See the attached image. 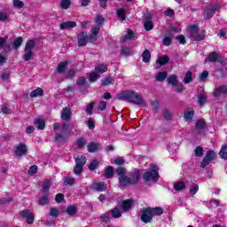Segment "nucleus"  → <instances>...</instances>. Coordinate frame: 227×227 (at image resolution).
<instances>
[{
	"label": "nucleus",
	"instance_id": "f257e3e1",
	"mask_svg": "<svg viewBox=\"0 0 227 227\" xmlns=\"http://www.w3.org/2000/svg\"><path fill=\"white\" fill-rule=\"evenodd\" d=\"M117 100H123L124 102H129L141 107H147L148 103L145 100L140 93L134 90H126L117 94Z\"/></svg>",
	"mask_w": 227,
	"mask_h": 227
},
{
	"label": "nucleus",
	"instance_id": "f03ea898",
	"mask_svg": "<svg viewBox=\"0 0 227 227\" xmlns=\"http://www.w3.org/2000/svg\"><path fill=\"white\" fill-rule=\"evenodd\" d=\"M164 214V209L162 207H145L142 209V215H141V221L142 223H145V224H148V223H152V220L153 217L157 215H162Z\"/></svg>",
	"mask_w": 227,
	"mask_h": 227
},
{
	"label": "nucleus",
	"instance_id": "7ed1b4c3",
	"mask_svg": "<svg viewBox=\"0 0 227 227\" xmlns=\"http://www.w3.org/2000/svg\"><path fill=\"white\" fill-rule=\"evenodd\" d=\"M116 174L119 176V187H129V185H132L129 176H127V170L123 167H119L116 169Z\"/></svg>",
	"mask_w": 227,
	"mask_h": 227
},
{
	"label": "nucleus",
	"instance_id": "20e7f679",
	"mask_svg": "<svg viewBox=\"0 0 227 227\" xmlns=\"http://www.w3.org/2000/svg\"><path fill=\"white\" fill-rule=\"evenodd\" d=\"M190 38L194 42H200L205 39V30L200 31V28L196 25L190 26Z\"/></svg>",
	"mask_w": 227,
	"mask_h": 227
},
{
	"label": "nucleus",
	"instance_id": "39448f33",
	"mask_svg": "<svg viewBox=\"0 0 227 227\" xmlns=\"http://www.w3.org/2000/svg\"><path fill=\"white\" fill-rule=\"evenodd\" d=\"M158 170H159V168L157 167V165H153L152 171H147L144 173V175L142 176L144 182H145V184H148V182L150 181L157 182V180H159Z\"/></svg>",
	"mask_w": 227,
	"mask_h": 227
},
{
	"label": "nucleus",
	"instance_id": "423d86ee",
	"mask_svg": "<svg viewBox=\"0 0 227 227\" xmlns=\"http://www.w3.org/2000/svg\"><path fill=\"white\" fill-rule=\"evenodd\" d=\"M36 43L34 40H28L25 45V54L23 55L24 61H31L33 59V56H35V52H33V49H35Z\"/></svg>",
	"mask_w": 227,
	"mask_h": 227
},
{
	"label": "nucleus",
	"instance_id": "0eeeda50",
	"mask_svg": "<svg viewBox=\"0 0 227 227\" xmlns=\"http://www.w3.org/2000/svg\"><path fill=\"white\" fill-rule=\"evenodd\" d=\"M95 22L98 25L93 27L90 30V32H91L90 40H97V36H98V33H100V27H101L102 24H104V17L100 14H98L96 16Z\"/></svg>",
	"mask_w": 227,
	"mask_h": 227
},
{
	"label": "nucleus",
	"instance_id": "6e6552de",
	"mask_svg": "<svg viewBox=\"0 0 227 227\" xmlns=\"http://www.w3.org/2000/svg\"><path fill=\"white\" fill-rule=\"evenodd\" d=\"M78 46L84 47L89 42H97V40H91V35L88 36V32H81L77 37Z\"/></svg>",
	"mask_w": 227,
	"mask_h": 227
},
{
	"label": "nucleus",
	"instance_id": "1a4fd4ad",
	"mask_svg": "<svg viewBox=\"0 0 227 227\" xmlns=\"http://www.w3.org/2000/svg\"><path fill=\"white\" fill-rule=\"evenodd\" d=\"M216 157H217V154L215 153V152L207 151L206 153V156L204 157V159L202 160V161L200 163V168H207V166H208V164H210V162H212V160L216 159Z\"/></svg>",
	"mask_w": 227,
	"mask_h": 227
},
{
	"label": "nucleus",
	"instance_id": "9d476101",
	"mask_svg": "<svg viewBox=\"0 0 227 227\" xmlns=\"http://www.w3.org/2000/svg\"><path fill=\"white\" fill-rule=\"evenodd\" d=\"M216 157H217V154L215 153V152L207 151L206 153V156L204 157V159L202 160V161L200 163V168H207V166H208V164H210V162H212V160L216 159Z\"/></svg>",
	"mask_w": 227,
	"mask_h": 227
},
{
	"label": "nucleus",
	"instance_id": "9b49d317",
	"mask_svg": "<svg viewBox=\"0 0 227 227\" xmlns=\"http://www.w3.org/2000/svg\"><path fill=\"white\" fill-rule=\"evenodd\" d=\"M129 178L131 185L139 184V180H141V171L138 169L131 171L129 174Z\"/></svg>",
	"mask_w": 227,
	"mask_h": 227
},
{
	"label": "nucleus",
	"instance_id": "f8f14e48",
	"mask_svg": "<svg viewBox=\"0 0 227 227\" xmlns=\"http://www.w3.org/2000/svg\"><path fill=\"white\" fill-rule=\"evenodd\" d=\"M20 215L24 219H27V224H33V223H35V215L31 213V210L29 209L21 210Z\"/></svg>",
	"mask_w": 227,
	"mask_h": 227
},
{
	"label": "nucleus",
	"instance_id": "ddd939ff",
	"mask_svg": "<svg viewBox=\"0 0 227 227\" xmlns=\"http://www.w3.org/2000/svg\"><path fill=\"white\" fill-rule=\"evenodd\" d=\"M15 155L17 157H22L27 153V146L24 143L19 144L14 150Z\"/></svg>",
	"mask_w": 227,
	"mask_h": 227
},
{
	"label": "nucleus",
	"instance_id": "4468645a",
	"mask_svg": "<svg viewBox=\"0 0 227 227\" xmlns=\"http://www.w3.org/2000/svg\"><path fill=\"white\" fill-rule=\"evenodd\" d=\"M214 97L216 98H219V97H226L227 95V86L226 85H221L215 89V91L213 93Z\"/></svg>",
	"mask_w": 227,
	"mask_h": 227
},
{
	"label": "nucleus",
	"instance_id": "2eb2a0df",
	"mask_svg": "<svg viewBox=\"0 0 227 227\" xmlns=\"http://www.w3.org/2000/svg\"><path fill=\"white\" fill-rule=\"evenodd\" d=\"M68 139V134L66 133H57L54 137V141L57 145H65Z\"/></svg>",
	"mask_w": 227,
	"mask_h": 227
},
{
	"label": "nucleus",
	"instance_id": "dca6fc26",
	"mask_svg": "<svg viewBox=\"0 0 227 227\" xmlns=\"http://www.w3.org/2000/svg\"><path fill=\"white\" fill-rule=\"evenodd\" d=\"M6 40H8V36L0 37V49H3L5 54H8V52H12V47L6 43Z\"/></svg>",
	"mask_w": 227,
	"mask_h": 227
},
{
	"label": "nucleus",
	"instance_id": "f3484780",
	"mask_svg": "<svg viewBox=\"0 0 227 227\" xmlns=\"http://www.w3.org/2000/svg\"><path fill=\"white\" fill-rule=\"evenodd\" d=\"M91 189L93 191H97L98 192H104V191H106L107 189V184H106L104 182L93 183Z\"/></svg>",
	"mask_w": 227,
	"mask_h": 227
},
{
	"label": "nucleus",
	"instance_id": "a211bd4d",
	"mask_svg": "<svg viewBox=\"0 0 227 227\" xmlns=\"http://www.w3.org/2000/svg\"><path fill=\"white\" fill-rule=\"evenodd\" d=\"M61 120H64L65 121H68V120H71L72 118V111L68 107H65L61 111L60 115Z\"/></svg>",
	"mask_w": 227,
	"mask_h": 227
},
{
	"label": "nucleus",
	"instance_id": "6ab92c4d",
	"mask_svg": "<svg viewBox=\"0 0 227 227\" xmlns=\"http://www.w3.org/2000/svg\"><path fill=\"white\" fill-rule=\"evenodd\" d=\"M215 12H217V6L215 5L207 8L204 12L205 19H212V17H214V15L215 14Z\"/></svg>",
	"mask_w": 227,
	"mask_h": 227
},
{
	"label": "nucleus",
	"instance_id": "aec40b11",
	"mask_svg": "<svg viewBox=\"0 0 227 227\" xmlns=\"http://www.w3.org/2000/svg\"><path fill=\"white\" fill-rule=\"evenodd\" d=\"M132 205H134V202L130 200H122L121 204L122 212H129L132 208Z\"/></svg>",
	"mask_w": 227,
	"mask_h": 227
},
{
	"label": "nucleus",
	"instance_id": "412c9836",
	"mask_svg": "<svg viewBox=\"0 0 227 227\" xmlns=\"http://www.w3.org/2000/svg\"><path fill=\"white\" fill-rule=\"evenodd\" d=\"M169 62V57L168 56H161L159 57L156 60V68H160L163 65H166Z\"/></svg>",
	"mask_w": 227,
	"mask_h": 227
},
{
	"label": "nucleus",
	"instance_id": "4be33fe9",
	"mask_svg": "<svg viewBox=\"0 0 227 227\" xmlns=\"http://www.w3.org/2000/svg\"><path fill=\"white\" fill-rule=\"evenodd\" d=\"M67 68H68V61L60 62L57 66V72L58 74H65L67 72Z\"/></svg>",
	"mask_w": 227,
	"mask_h": 227
},
{
	"label": "nucleus",
	"instance_id": "5701e85b",
	"mask_svg": "<svg viewBox=\"0 0 227 227\" xmlns=\"http://www.w3.org/2000/svg\"><path fill=\"white\" fill-rule=\"evenodd\" d=\"M76 26H77V23L75 21L63 22L60 24V29L62 30L70 29L72 27H75Z\"/></svg>",
	"mask_w": 227,
	"mask_h": 227
},
{
	"label": "nucleus",
	"instance_id": "b1692460",
	"mask_svg": "<svg viewBox=\"0 0 227 227\" xmlns=\"http://www.w3.org/2000/svg\"><path fill=\"white\" fill-rule=\"evenodd\" d=\"M52 185V183L51 180L46 179L43 183V190L42 192L43 194H49V189H51V186Z\"/></svg>",
	"mask_w": 227,
	"mask_h": 227
},
{
	"label": "nucleus",
	"instance_id": "393cba45",
	"mask_svg": "<svg viewBox=\"0 0 227 227\" xmlns=\"http://www.w3.org/2000/svg\"><path fill=\"white\" fill-rule=\"evenodd\" d=\"M34 125L39 130H43V129H45V121H43V119H35Z\"/></svg>",
	"mask_w": 227,
	"mask_h": 227
},
{
	"label": "nucleus",
	"instance_id": "a878e982",
	"mask_svg": "<svg viewBox=\"0 0 227 227\" xmlns=\"http://www.w3.org/2000/svg\"><path fill=\"white\" fill-rule=\"evenodd\" d=\"M135 35H134V31L128 29V33L126 35L121 37V42L124 43L127 42V40H134Z\"/></svg>",
	"mask_w": 227,
	"mask_h": 227
},
{
	"label": "nucleus",
	"instance_id": "bb28decb",
	"mask_svg": "<svg viewBox=\"0 0 227 227\" xmlns=\"http://www.w3.org/2000/svg\"><path fill=\"white\" fill-rule=\"evenodd\" d=\"M86 160H88V159H86V156L80 155L77 158H75V165L82 166V168H84V164H86Z\"/></svg>",
	"mask_w": 227,
	"mask_h": 227
},
{
	"label": "nucleus",
	"instance_id": "cd10ccee",
	"mask_svg": "<svg viewBox=\"0 0 227 227\" xmlns=\"http://www.w3.org/2000/svg\"><path fill=\"white\" fill-rule=\"evenodd\" d=\"M217 59H219V54H217V52L215 51H213L209 53V55L206 59V61H209L210 63H215Z\"/></svg>",
	"mask_w": 227,
	"mask_h": 227
},
{
	"label": "nucleus",
	"instance_id": "c85d7f7f",
	"mask_svg": "<svg viewBox=\"0 0 227 227\" xmlns=\"http://www.w3.org/2000/svg\"><path fill=\"white\" fill-rule=\"evenodd\" d=\"M73 130V128L70 127V123L68 122H64L61 126V131L62 134H70Z\"/></svg>",
	"mask_w": 227,
	"mask_h": 227
},
{
	"label": "nucleus",
	"instance_id": "c756f323",
	"mask_svg": "<svg viewBox=\"0 0 227 227\" xmlns=\"http://www.w3.org/2000/svg\"><path fill=\"white\" fill-rule=\"evenodd\" d=\"M117 17L121 19V20H125L127 19V9L121 8L117 10Z\"/></svg>",
	"mask_w": 227,
	"mask_h": 227
},
{
	"label": "nucleus",
	"instance_id": "7c9ffc66",
	"mask_svg": "<svg viewBox=\"0 0 227 227\" xmlns=\"http://www.w3.org/2000/svg\"><path fill=\"white\" fill-rule=\"evenodd\" d=\"M87 150L90 153H95L98 150V144L91 142L87 145Z\"/></svg>",
	"mask_w": 227,
	"mask_h": 227
},
{
	"label": "nucleus",
	"instance_id": "2f4dec72",
	"mask_svg": "<svg viewBox=\"0 0 227 227\" xmlns=\"http://www.w3.org/2000/svg\"><path fill=\"white\" fill-rule=\"evenodd\" d=\"M31 98H35L36 97H43V90L42 88H37L30 93Z\"/></svg>",
	"mask_w": 227,
	"mask_h": 227
},
{
	"label": "nucleus",
	"instance_id": "473e14b6",
	"mask_svg": "<svg viewBox=\"0 0 227 227\" xmlns=\"http://www.w3.org/2000/svg\"><path fill=\"white\" fill-rule=\"evenodd\" d=\"M194 117V109L190 108L187 112L184 113V119L186 121H192Z\"/></svg>",
	"mask_w": 227,
	"mask_h": 227
},
{
	"label": "nucleus",
	"instance_id": "72a5a7b5",
	"mask_svg": "<svg viewBox=\"0 0 227 227\" xmlns=\"http://www.w3.org/2000/svg\"><path fill=\"white\" fill-rule=\"evenodd\" d=\"M144 63H150V59H152V53H150L149 50H145L142 54Z\"/></svg>",
	"mask_w": 227,
	"mask_h": 227
},
{
	"label": "nucleus",
	"instance_id": "f704fd0d",
	"mask_svg": "<svg viewBox=\"0 0 227 227\" xmlns=\"http://www.w3.org/2000/svg\"><path fill=\"white\" fill-rule=\"evenodd\" d=\"M96 72H98L99 74H105V72H107V65L106 64H98L95 67Z\"/></svg>",
	"mask_w": 227,
	"mask_h": 227
},
{
	"label": "nucleus",
	"instance_id": "c9c22d12",
	"mask_svg": "<svg viewBox=\"0 0 227 227\" xmlns=\"http://www.w3.org/2000/svg\"><path fill=\"white\" fill-rule=\"evenodd\" d=\"M51 193H46L43 197H41L39 199V205H41L42 207H43L44 205H48V203H49V195Z\"/></svg>",
	"mask_w": 227,
	"mask_h": 227
},
{
	"label": "nucleus",
	"instance_id": "e433bc0d",
	"mask_svg": "<svg viewBox=\"0 0 227 227\" xmlns=\"http://www.w3.org/2000/svg\"><path fill=\"white\" fill-rule=\"evenodd\" d=\"M187 184L184 182L179 181L174 184L175 191H184Z\"/></svg>",
	"mask_w": 227,
	"mask_h": 227
},
{
	"label": "nucleus",
	"instance_id": "4c0bfd02",
	"mask_svg": "<svg viewBox=\"0 0 227 227\" xmlns=\"http://www.w3.org/2000/svg\"><path fill=\"white\" fill-rule=\"evenodd\" d=\"M76 146L79 150H82L86 146V139L84 137H80L76 141Z\"/></svg>",
	"mask_w": 227,
	"mask_h": 227
},
{
	"label": "nucleus",
	"instance_id": "58836bf2",
	"mask_svg": "<svg viewBox=\"0 0 227 227\" xmlns=\"http://www.w3.org/2000/svg\"><path fill=\"white\" fill-rule=\"evenodd\" d=\"M166 77H168V72H160L157 74L155 79L159 82H162V81L166 80Z\"/></svg>",
	"mask_w": 227,
	"mask_h": 227
},
{
	"label": "nucleus",
	"instance_id": "ea45409f",
	"mask_svg": "<svg viewBox=\"0 0 227 227\" xmlns=\"http://www.w3.org/2000/svg\"><path fill=\"white\" fill-rule=\"evenodd\" d=\"M114 175V168H113V167L109 166L106 168V169L105 170V176L106 178H113Z\"/></svg>",
	"mask_w": 227,
	"mask_h": 227
},
{
	"label": "nucleus",
	"instance_id": "a19ab883",
	"mask_svg": "<svg viewBox=\"0 0 227 227\" xmlns=\"http://www.w3.org/2000/svg\"><path fill=\"white\" fill-rule=\"evenodd\" d=\"M98 79H100V74H98L97 72H90L89 74V81L90 82H96Z\"/></svg>",
	"mask_w": 227,
	"mask_h": 227
},
{
	"label": "nucleus",
	"instance_id": "79ce46f5",
	"mask_svg": "<svg viewBox=\"0 0 227 227\" xmlns=\"http://www.w3.org/2000/svg\"><path fill=\"white\" fill-rule=\"evenodd\" d=\"M110 213L112 214V217H114V219H119V217L121 215V211L118 207H114L110 211Z\"/></svg>",
	"mask_w": 227,
	"mask_h": 227
},
{
	"label": "nucleus",
	"instance_id": "37998d69",
	"mask_svg": "<svg viewBox=\"0 0 227 227\" xmlns=\"http://www.w3.org/2000/svg\"><path fill=\"white\" fill-rule=\"evenodd\" d=\"M197 98H198V103L200 106H205V104H207V95L200 94Z\"/></svg>",
	"mask_w": 227,
	"mask_h": 227
},
{
	"label": "nucleus",
	"instance_id": "c03bdc74",
	"mask_svg": "<svg viewBox=\"0 0 227 227\" xmlns=\"http://www.w3.org/2000/svg\"><path fill=\"white\" fill-rule=\"evenodd\" d=\"M183 82H184V84H189V82H192V73L191 71H188L185 74Z\"/></svg>",
	"mask_w": 227,
	"mask_h": 227
},
{
	"label": "nucleus",
	"instance_id": "a18cd8bd",
	"mask_svg": "<svg viewBox=\"0 0 227 227\" xmlns=\"http://www.w3.org/2000/svg\"><path fill=\"white\" fill-rule=\"evenodd\" d=\"M168 83L171 84V86H176L178 83V79H176V76L175 74H172L168 78Z\"/></svg>",
	"mask_w": 227,
	"mask_h": 227
},
{
	"label": "nucleus",
	"instance_id": "49530a36",
	"mask_svg": "<svg viewBox=\"0 0 227 227\" xmlns=\"http://www.w3.org/2000/svg\"><path fill=\"white\" fill-rule=\"evenodd\" d=\"M67 213L68 214V215H75L77 214V207L75 206L67 207Z\"/></svg>",
	"mask_w": 227,
	"mask_h": 227
},
{
	"label": "nucleus",
	"instance_id": "de8ad7c7",
	"mask_svg": "<svg viewBox=\"0 0 227 227\" xmlns=\"http://www.w3.org/2000/svg\"><path fill=\"white\" fill-rule=\"evenodd\" d=\"M194 153H195V157H203L205 151L203 150V147L199 145L195 148Z\"/></svg>",
	"mask_w": 227,
	"mask_h": 227
},
{
	"label": "nucleus",
	"instance_id": "09e8293b",
	"mask_svg": "<svg viewBox=\"0 0 227 227\" xmlns=\"http://www.w3.org/2000/svg\"><path fill=\"white\" fill-rule=\"evenodd\" d=\"M93 107H95V101L90 102L85 110L86 114L91 116L93 114Z\"/></svg>",
	"mask_w": 227,
	"mask_h": 227
},
{
	"label": "nucleus",
	"instance_id": "8fccbe9b",
	"mask_svg": "<svg viewBox=\"0 0 227 227\" xmlns=\"http://www.w3.org/2000/svg\"><path fill=\"white\" fill-rule=\"evenodd\" d=\"M84 84H86V77L84 76L79 77L76 81V85L78 86V88L81 90V88H82Z\"/></svg>",
	"mask_w": 227,
	"mask_h": 227
},
{
	"label": "nucleus",
	"instance_id": "3c124183",
	"mask_svg": "<svg viewBox=\"0 0 227 227\" xmlns=\"http://www.w3.org/2000/svg\"><path fill=\"white\" fill-rule=\"evenodd\" d=\"M98 168V160H94L89 164L90 171H95Z\"/></svg>",
	"mask_w": 227,
	"mask_h": 227
},
{
	"label": "nucleus",
	"instance_id": "603ef678",
	"mask_svg": "<svg viewBox=\"0 0 227 227\" xmlns=\"http://www.w3.org/2000/svg\"><path fill=\"white\" fill-rule=\"evenodd\" d=\"M205 125H206L205 121L199 120L195 124V129H197L198 130H202V129H205Z\"/></svg>",
	"mask_w": 227,
	"mask_h": 227
},
{
	"label": "nucleus",
	"instance_id": "864d4df0",
	"mask_svg": "<svg viewBox=\"0 0 227 227\" xmlns=\"http://www.w3.org/2000/svg\"><path fill=\"white\" fill-rule=\"evenodd\" d=\"M198 191H200V186L196 184H192L190 187V194H192V196H194V194H196Z\"/></svg>",
	"mask_w": 227,
	"mask_h": 227
},
{
	"label": "nucleus",
	"instance_id": "5fc2aeb1",
	"mask_svg": "<svg viewBox=\"0 0 227 227\" xmlns=\"http://www.w3.org/2000/svg\"><path fill=\"white\" fill-rule=\"evenodd\" d=\"M163 45L165 47H169V45L171 43H173V37L172 36H166L164 39H163V42H162Z\"/></svg>",
	"mask_w": 227,
	"mask_h": 227
},
{
	"label": "nucleus",
	"instance_id": "6e6d98bb",
	"mask_svg": "<svg viewBox=\"0 0 227 227\" xmlns=\"http://www.w3.org/2000/svg\"><path fill=\"white\" fill-rule=\"evenodd\" d=\"M22 42H24L22 37L16 38L13 43V49H19V47H20V45H22Z\"/></svg>",
	"mask_w": 227,
	"mask_h": 227
},
{
	"label": "nucleus",
	"instance_id": "4d7b16f0",
	"mask_svg": "<svg viewBox=\"0 0 227 227\" xmlns=\"http://www.w3.org/2000/svg\"><path fill=\"white\" fill-rule=\"evenodd\" d=\"M219 155H220L221 159H224L225 160H227V146H223L221 149Z\"/></svg>",
	"mask_w": 227,
	"mask_h": 227
},
{
	"label": "nucleus",
	"instance_id": "13d9d810",
	"mask_svg": "<svg viewBox=\"0 0 227 227\" xmlns=\"http://www.w3.org/2000/svg\"><path fill=\"white\" fill-rule=\"evenodd\" d=\"M144 27L145 31H152L153 29V23L152 21H145Z\"/></svg>",
	"mask_w": 227,
	"mask_h": 227
},
{
	"label": "nucleus",
	"instance_id": "bf43d9fd",
	"mask_svg": "<svg viewBox=\"0 0 227 227\" xmlns=\"http://www.w3.org/2000/svg\"><path fill=\"white\" fill-rule=\"evenodd\" d=\"M106 108H107V102L99 101L98 106V109L99 111H106Z\"/></svg>",
	"mask_w": 227,
	"mask_h": 227
},
{
	"label": "nucleus",
	"instance_id": "052dcab7",
	"mask_svg": "<svg viewBox=\"0 0 227 227\" xmlns=\"http://www.w3.org/2000/svg\"><path fill=\"white\" fill-rule=\"evenodd\" d=\"M60 6L63 8V10H67V8L70 6V0H61Z\"/></svg>",
	"mask_w": 227,
	"mask_h": 227
},
{
	"label": "nucleus",
	"instance_id": "680f3d73",
	"mask_svg": "<svg viewBox=\"0 0 227 227\" xmlns=\"http://www.w3.org/2000/svg\"><path fill=\"white\" fill-rule=\"evenodd\" d=\"M13 6L15 8H24V2L20 0H13Z\"/></svg>",
	"mask_w": 227,
	"mask_h": 227
},
{
	"label": "nucleus",
	"instance_id": "e2e57ef3",
	"mask_svg": "<svg viewBox=\"0 0 227 227\" xmlns=\"http://www.w3.org/2000/svg\"><path fill=\"white\" fill-rule=\"evenodd\" d=\"M83 171V167L80 166V165H75L74 169V175H81V173H82Z\"/></svg>",
	"mask_w": 227,
	"mask_h": 227
},
{
	"label": "nucleus",
	"instance_id": "0e129e2a",
	"mask_svg": "<svg viewBox=\"0 0 227 227\" xmlns=\"http://www.w3.org/2000/svg\"><path fill=\"white\" fill-rule=\"evenodd\" d=\"M163 116L165 120L169 121L173 117V114H171V112H169V110H164Z\"/></svg>",
	"mask_w": 227,
	"mask_h": 227
},
{
	"label": "nucleus",
	"instance_id": "69168bd1",
	"mask_svg": "<svg viewBox=\"0 0 227 227\" xmlns=\"http://www.w3.org/2000/svg\"><path fill=\"white\" fill-rule=\"evenodd\" d=\"M50 215H51V217H58V215H59V211L56 207H51L50 211Z\"/></svg>",
	"mask_w": 227,
	"mask_h": 227
},
{
	"label": "nucleus",
	"instance_id": "338daca9",
	"mask_svg": "<svg viewBox=\"0 0 227 227\" xmlns=\"http://www.w3.org/2000/svg\"><path fill=\"white\" fill-rule=\"evenodd\" d=\"M63 200H65V195L62 193H58L55 198L56 203H63Z\"/></svg>",
	"mask_w": 227,
	"mask_h": 227
},
{
	"label": "nucleus",
	"instance_id": "774afa93",
	"mask_svg": "<svg viewBox=\"0 0 227 227\" xmlns=\"http://www.w3.org/2000/svg\"><path fill=\"white\" fill-rule=\"evenodd\" d=\"M75 74H76L75 69H70L67 72V74L66 75V78L67 79H73V77H75Z\"/></svg>",
	"mask_w": 227,
	"mask_h": 227
}]
</instances>
